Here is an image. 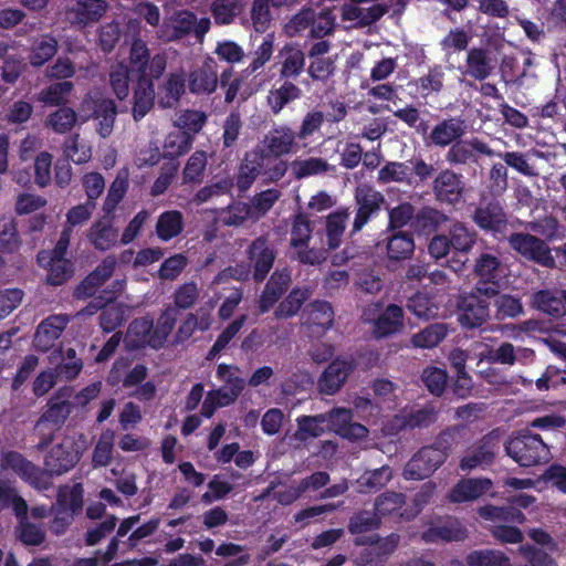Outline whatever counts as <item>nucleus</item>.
<instances>
[{
  "instance_id": "f257e3e1",
  "label": "nucleus",
  "mask_w": 566,
  "mask_h": 566,
  "mask_svg": "<svg viewBox=\"0 0 566 566\" xmlns=\"http://www.w3.org/2000/svg\"><path fill=\"white\" fill-rule=\"evenodd\" d=\"M129 62L133 64V70L137 72V81L133 87L132 115L134 120L139 122L154 107L156 97L154 81L165 74L168 55L166 52L150 55L147 43L135 39L129 49Z\"/></svg>"
},
{
  "instance_id": "f03ea898",
  "label": "nucleus",
  "mask_w": 566,
  "mask_h": 566,
  "mask_svg": "<svg viewBox=\"0 0 566 566\" xmlns=\"http://www.w3.org/2000/svg\"><path fill=\"white\" fill-rule=\"evenodd\" d=\"M500 293L496 282H476L470 293L458 300V321L464 328H479L490 316V300Z\"/></svg>"
},
{
  "instance_id": "7ed1b4c3",
  "label": "nucleus",
  "mask_w": 566,
  "mask_h": 566,
  "mask_svg": "<svg viewBox=\"0 0 566 566\" xmlns=\"http://www.w3.org/2000/svg\"><path fill=\"white\" fill-rule=\"evenodd\" d=\"M296 132L286 124L273 126L259 143L264 153L271 158L273 165L269 167L274 179H282L289 169L283 156L297 150Z\"/></svg>"
},
{
  "instance_id": "20e7f679",
  "label": "nucleus",
  "mask_w": 566,
  "mask_h": 566,
  "mask_svg": "<svg viewBox=\"0 0 566 566\" xmlns=\"http://www.w3.org/2000/svg\"><path fill=\"white\" fill-rule=\"evenodd\" d=\"M505 451L521 467H534L548 462L551 451L542 437L528 429L518 432L505 444Z\"/></svg>"
},
{
  "instance_id": "39448f33",
  "label": "nucleus",
  "mask_w": 566,
  "mask_h": 566,
  "mask_svg": "<svg viewBox=\"0 0 566 566\" xmlns=\"http://www.w3.org/2000/svg\"><path fill=\"white\" fill-rule=\"evenodd\" d=\"M273 165L271 158L264 153L258 144L254 148L244 154L240 163L237 175V187L239 191L249 190L259 176H263L266 182H277L281 179H274L269 171Z\"/></svg>"
},
{
  "instance_id": "423d86ee",
  "label": "nucleus",
  "mask_w": 566,
  "mask_h": 566,
  "mask_svg": "<svg viewBox=\"0 0 566 566\" xmlns=\"http://www.w3.org/2000/svg\"><path fill=\"white\" fill-rule=\"evenodd\" d=\"M72 408L71 402L48 400L45 410L34 426V431L40 438L35 446L39 451L45 450L52 443L55 432L65 423Z\"/></svg>"
},
{
  "instance_id": "0eeeda50",
  "label": "nucleus",
  "mask_w": 566,
  "mask_h": 566,
  "mask_svg": "<svg viewBox=\"0 0 566 566\" xmlns=\"http://www.w3.org/2000/svg\"><path fill=\"white\" fill-rule=\"evenodd\" d=\"M355 217L350 229L354 237L374 218L378 217L381 207L386 203L385 196L368 185L358 186L354 193Z\"/></svg>"
},
{
  "instance_id": "6e6552de",
  "label": "nucleus",
  "mask_w": 566,
  "mask_h": 566,
  "mask_svg": "<svg viewBox=\"0 0 566 566\" xmlns=\"http://www.w3.org/2000/svg\"><path fill=\"white\" fill-rule=\"evenodd\" d=\"M82 452L72 439H64L55 444L44 457V468L46 473V489L51 484L54 475H62L72 470L80 461Z\"/></svg>"
},
{
  "instance_id": "1a4fd4ad",
  "label": "nucleus",
  "mask_w": 566,
  "mask_h": 566,
  "mask_svg": "<svg viewBox=\"0 0 566 566\" xmlns=\"http://www.w3.org/2000/svg\"><path fill=\"white\" fill-rule=\"evenodd\" d=\"M1 471H11L22 481L38 490H46V473L42 468L28 460L22 453L8 450L0 455Z\"/></svg>"
},
{
  "instance_id": "9d476101",
  "label": "nucleus",
  "mask_w": 566,
  "mask_h": 566,
  "mask_svg": "<svg viewBox=\"0 0 566 566\" xmlns=\"http://www.w3.org/2000/svg\"><path fill=\"white\" fill-rule=\"evenodd\" d=\"M510 247L527 261L552 268L555 260L546 242L533 234L514 232L509 239Z\"/></svg>"
},
{
  "instance_id": "9b49d317",
  "label": "nucleus",
  "mask_w": 566,
  "mask_h": 566,
  "mask_svg": "<svg viewBox=\"0 0 566 566\" xmlns=\"http://www.w3.org/2000/svg\"><path fill=\"white\" fill-rule=\"evenodd\" d=\"M481 155L492 157L495 155V151L489 144L478 137L471 139L460 138L449 147L444 159L452 167L473 166L479 164Z\"/></svg>"
},
{
  "instance_id": "f8f14e48",
  "label": "nucleus",
  "mask_w": 566,
  "mask_h": 566,
  "mask_svg": "<svg viewBox=\"0 0 566 566\" xmlns=\"http://www.w3.org/2000/svg\"><path fill=\"white\" fill-rule=\"evenodd\" d=\"M446 455L433 443L420 448L407 462L403 476L407 480H423L436 472L444 462Z\"/></svg>"
},
{
  "instance_id": "ddd939ff",
  "label": "nucleus",
  "mask_w": 566,
  "mask_h": 566,
  "mask_svg": "<svg viewBox=\"0 0 566 566\" xmlns=\"http://www.w3.org/2000/svg\"><path fill=\"white\" fill-rule=\"evenodd\" d=\"M277 251L266 235L255 238L247 249V258L253 269V280L263 282L272 270Z\"/></svg>"
},
{
  "instance_id": "4468645a",
  "label": "nucleus",
  "mask_w": 566,
  "mask_h": 566,
  "mask_svg": "<svg viewBox=\"0 0 566 566\" xmlns=\"http://www.w3.org/2000/svg\"><path fill=\"white\" fill-rule=\"evenodd\" d=\"M432 192L440 203L453 207L459 205L465 192L463 176L450 168L442 169L432 181Z\"/></svg>"
},
{
  "instance_id": "2eb2a0df",
  "label": "nucleus",
  "mask_w": 566,
  "mask_h": 566,
  "mask_svg": "<svg viewBox=\"0 0 566 566\" xmlns=\"http://www.w3.org/2000/svg\"><path fill=\"white\" fill-rule=\"evenodd\" d=\"M499 449V434L496 430L484 434L471 452L460 459L459 468L470 472L478 468L485 469L493 464Z\"/></svg>"
},
{
  "instance_id": "dca6fc26",
  "label": "nucleus",
  "mask_w": 566,
  "mask_h": 566,
  "mask_svg": "<svg viewBox=\"0 0 566 566\" xmlns=\"http://www.w3.org/2000/svg\"><path fill=\"white\" fill-rule=\"evenodd\" d=\"M400 543V535L398 533H390L386 537H380L374 533L368 536H359L355 538L357 546H371L373 548L363 554L366 564L373 566L381 565L390 555L398 548Z\"/></svg>"
},
{
  "instance_id": "f3484780",
  "label": "nucleus",
  "mask_w": 566,
  "mask_h": 566,
  "mask_svg": "<svg viewBox=\"0 0 566 566\" xmlns=\"http://www.w3.org/2000/svg\"><path fill=\"white\" fill-rule=\"evenodd\" d=\"M83 109L91 111L88 117L98 120L97 133L101 137H108L114 128L116 115H117V105L111 98H105L102 96H92L87 94L82 103Z\"/></svg>"
},
{
  "instance_id": "a211bd4d",
  "label": "nucleus",
  "mask_w": 566,
  "mask_h": 566,
  "mask_svg": "<svg viewBox=\"0 0 566 566\" xmlns=\"http://www.w3.org/2000/svg\"><path fill=\"white\" fill-rule=\"evenodd\" d=\"M187 86L196 96H209L218 87L217 63L213 59L207 57L203 63L192 69L186 76Z\"/></svg>"
},
{
  "instance_id": "6ab92c4d",
  "label": "nucleus",
  "mask_w": 566,
  "mask_h": 566,
  "mask_svg": "<svg viewBox=\"0 0 566 566\" xmlns=\"http://www.w3.org/2000/svg\"><path fill=\"white\" fill-rule=\"evenodd\" d=\"M474 223L486 232L494 235L503 233L507 228V217L497 200L481 202L473 212Z\"/></svg>"
},
{
  "instance_id": "aec40b11",
  "label": "nucleus",
  "mask_w": 566,
  "mask_h": 566,
  "mask_svg": "<svg viewBox=\"0 0 566 566\" xmlns=\"http://www.w3.org/2000/svg\"><path fill=\"white\" fill-rule=\"evenodd\" d=\"M187 80L182 69L169 72L157 86V103L160 108H175L186 93Z\"/></svg>"
},
{
  "instance_id": "412c9836",
  "label": "nucleus",
  "mask_w": 566,
  "mask_h": 566,
  "mask_svg": "<svg viewBox=\"0 0 566 566\" xmlns=\"http://www.w3.org/2000/svg\"><path fill=\"white\" fill-rule=\"evenodd\" d=\"M115 266V258L106 256L76 285L73 296L76 300H85L94 296L97 290L113 275Z\"/></svg>"
},
{
  "instance_id": "4be33fe9",
  "label": "nucleus",
  "mask_w": 566,
  "mask_h": 566,
  "mask_svg": "<svg viewBox=\"0 0 566 566\" xmlns=\"http://www.w3.org/2000/svg\"><path fill=\"white\" fill-rule=\"evenodd\" d=\"M303 97L302 88L294 80L279 77L266 96L272 114L279 115L287 105Z\"/></svg>"
},
{
  "instance_id": "5701e85b",
  "label": "nucleus",
  "mask_w": 566,
  "mask_h": 566,
  "mask_svg": "<svg viewBox=\"0 0 566 566\" xmlns=\"http://www.w3.org/2000/svg\"><path fill=\"white\" fill-rule=\"evenodd\" d=\"M353 370L354 365L352 361L335 358L318 378V390L324 395H335L343 387Z\"/></svg>"
},
{
  "instance_id": "b1692460",
  "label": "nucleus",
  "mask_w": 566,
  "mask_h": 566,
  "mask_svg": "<svg viewBox=\"0 0 566 566\" xmlns=\"http://www.w3.org/2000/svg\"><path fill=\"white\" fill-rule=\"evenodd\" d=\"M154 318L150 315L134 318L127 328L126 343L132 350H138L146 347L157 349L154 339Z\"/></svg>"
},
{
  "instance_id": "393cba45",
  "label": "nucleus",
  "mask_w": 566,
  "mask_h": 566,
  "mask_svg": "<svg viewBox=\"0 0 566 566\" xmlns=\"http://www.w3.org/2000/svg\"><path fill=\"white\" fill-rule=\"evenodd\" d=\"M292 282L291 271L287 268L276 269L260 296V311L266 313L284 295Z\"/></svg>"
},
{
  "instance_id": "a878e982",
  "label": "nucleus",
  "mask_w": 566,
  "mask_h": 566,
  "mask_svg": "<svg viewBox=\"0 0 566 566\" xmlns=\"http://www.w3.org/2000/svg\"><path fill=\"white\" fill-rule=\"evenodd\" d=\"M465 134L463 120L455 117L444 118L433 126L428 143L434 147H451Z\"/></svg>"
},
{
  "instance_id": "bb28decb",
  "label": "nucleus",
  "mask_w": 566,
  "mask_h": 566,
  "mask_svg": "<svg viewBox=\"0 0 566 566\" xmlns=\"http://www.w3.org/2000/svg\"><path fill=\"white\" fill-rule=\"evenodd\" d=\"M471 439V429L468 423H455L442 429L432 443L444 453L447 460L453 449L469 443Z\"/></svg>"
},
{
  "instance_id": "cd10ccee",
  "label": "nucleus",
  "mask_w": 566,
  "mask_h": 566,
  "mask_svg": "<svg viewBox=\"0 0 566 566\" xmlns=\"http://www.w3.org/2000/svg\"><path fill=\"white\" fill-rule=\"evenodd\" d=\"M492 486V481L488 478H468L461 479L450 490L448 499L452 503H464L474 501L485 494Z\"/></svg>"
},
{
  "instance_id": "c85d7f7f",
  "label": "nucleus",
  "mask_w": 566,
  "mask_h": 566,
  "mask_svg": "<svg viewBox=\"0 0 566 566\" xmlns=\"http://www.w3.org/2000/svg\"><path fill=\"white\" fill-rule=\"evenodd\" d=\"M305 325L316 334H323L334 324V310L329 302L316 300L305 311Z\"/></svg>"
},
{
  "instance_id": "c756f323",
  "label": "nucleus",
  "mask_w": 566,
  "mask_h": 566,
  "mask_svg": "<svg viewBox=\"0 0 566 566\" xmlns=\"http://www.w3.org/2000/svg\"><path fill=\"white\" fill-rule=\"evenodd\" d=\"M65 325L66 321L59 315H51L43 319L34 335L35 347L41 352L50 350L62 335Z\"/></svg>"
},
{
  "instance_id": "7c9ffc66",
  "label": "nucleus",
  "mask_w": 566,
  "mask_h": 566,
  "mask_svg": "<svg viewBox=\"0 0 566 566\" xmlns=\"http://www.w3.org/2000/svg\"><path fill=\"white\" fill-rule=\"evenodd\" d=\"M449 221V217L431 207L424 206L415 213L412 230L419 235H431L436 233L440 227Z\"/></svg>"
},
{
  "instance_id": "2f4dec72",
  "label": "nucleus",
  "mask_w": 566,
  "mask_h": 566,
  "mask_svg": "<svg viewBox=\"0 0 566 566\" xmlns=\"http://www.w3.org/2000/svg\"><path fill=\"white\" fill-rule=\"evenodd\" d=\"M281 56L279 77L296 81L305 67V53L294 44H285L281 51Z\"/></svg>"
},
{
  "instance_id": "473e14b6",
  "label": "nucleus",
  "mask_w": 566,
  "mask_h": 566,
  "mask_svg": "<svg viewBox=\"0 0 566 566\" xmlns=\"http://www.w3.org/2000/svg\"><path fill=\"white\" fill-rule=\"evenodd\" d=\"M403 327V310L397 304H389L374 322V335L384 338L396 334Z\"/></svg>"
},
{
  "instance_id": "72a5a7b5",
  "label": "nucleus",
  "mask_w": 566,
  "mask_h": 566,
  "mask_svg": "<svg viewBox=\"0 0 566 566\" xmlns=\"http://www.w3.org/2000/svg\"><path fill=\"white\" fill-rule=\"evenodd\" d=\"M57 49V40L51 33L34 36L29 50V63L33 67H41L56 54Z\"/></svg>"
},
{
  "instance_id": "f704fd0d",
  "label": "nucleus",
  "mask_w": 566,
  "mask_h": 566,
  "mask_svg": "<svg viewBox=\"0 0 566 566\" xmlns=\"http://www.w3.org/2000/svg\"><path fill=\"white\" fill-rule=\"evenodd\" d=\"M386 255L389 262L408 260L415 252V240L410 232L396 231L386 239Z\"/></svg>"
},
{
  "instance_id": "c9c22d12",
  "label": "nucleus",
  "mask_w": 566,
  "mask_h": 566,
  "mask_svg": "<svg viewBox=\"0 0 566 566\" xmlns=\"http://www.w3.org/2000/svg\"><path fill=\"white\" fill-rule=\"evenodd\" d=\"M493 71L492 60L486 49L471 48L465 59L464 75L475 81L486 80Z\"/></svg>"
},
{
  "instance_id": "e433bc0d",
  "label": "nucleus",
  "mask_w": 566,
  "mask_h": 566,
  "mask_svg": "<svg viewBox=\"0 0 566 566\" xmlns=\"http://www.w3.org/2000/svg\"><path fill=\"white\" fill-rule=\"evenodd\" d=\"M565 304L562 291L539 290L532 295V305L554 318L565 314Z\"/></svg>"
},
{
  "instance_id": "4c0bfd02",
  "label": "nucleus",
  "mask_w": 566,
  "mask_h": 566,
  "mask_svg": "<svg viewBox=\"0 0 566 566\" xmlns=\"http://www.w3.org/2000/svg\"><path fill=\"white\" fill-rule=\"evenodd\" d=\"M107 2L105 0H76L72 8L74 22L86 27L97 22L106 12Z\"/></svg>"
},
{
  "instance_id": "58836bf2",
  "label": "nucleus",
  "mask_w": 566,
  "mask_h": 566,
  "mask_svg": "<svg viewBox=\"0 0 566 566\" xmlns=\"http://www.w3.org/2000/svg\"><path fill=\"white\" fill-rule=\"evenodd\" d=\"M348 218V208H339L326 217L325 232L329 250H336L340 247Z\"/></svg>"
},
{
  "instance_id": "ea45409f",
  "label": "nucleus",
  "mask_w": 566,
  "mask_h": 566,
  "mask_svg": "<svg viewBox=\"0 0 566 566\" xmlns=\"http://www.w3.org/2000/svg\"><path fill=\"white\" fill-rule=\"evenodd\" d=\"M133 64L128 61V64L118 63L109 73V84L120 101L125 99L129 94V82L137 81V72L133 70Z\"/></svg>"
},
{
  "instance_id": "a19ab883",
  "label": "nucleus",
  "mask_w": 566,
  "mask_h": 566,
  "mask_svg": "<svg viewBox=\"0 0 566 566\" xmlns=\"http://www.w3.org/2000/svg\"><path fill=\"white\" fill-rule=\"evenodd\" d=\"M185 228L184 216L179 210H168L159 214L156 222L157 237L167 242L178 237Z\"/></svg>"
},
{
  "instance_id": "79ce46f5",
  "label": "nucleus",
  "mask_w": 566,
  "mask_h": 566,
  "mask_svg": "<svg viewBox=\"0 0 566 566\" xmlns=\"http://www.w3.org/2000/svg\"><path fill=\"white\" fill-rule=\"evenodd\" d=\"M87 238L96 250L107 251L116 244L118 232L111 221L97 220L90 228Z\"/></svg>"
},
{
  "instance_id": "37998d69",
  "label": "nucleus",
  "mask_w": 566,
  "mask_h": 566,
  "mask_svg": "<svg viewBox=\"0 0 566 566\" xmlns=\"http://www.w3.org/2000/svg\"><path fill=\"white\" fill-rule=\"evenodd\" d=\"M21 244L15 218L11 214L2 216L0 218V252L13 254L20 250Z\"/></svg>"
},
{
  "instance_id": "c03bdc74",
  "label": "nucleus",
  "mask_w": 566,
  "mask_h": 566,
  "mask_svg": "<svg viewBox=\"0 0 566 566\" xmlns=\"http://www.w3.org/2000/svg\"><path fill=\"white\" fill-rule=\"evenodd\" d=\"M128 176L127 169H120L112 181L103 203V211L106 214L113 213L127 193L129 187Z\"/></svg>"
},
{
  "instance_id": "a18cd8bd",
  "label": "nucleus",
  "mask_w": 566,
  "mask_h": 566,
  "mask_svg": "<svg viewBox=\"0 0 566 566\" xmlns=\"http://www.w3.org/2000/svg\"><path fill=\"white\" fill-rule=\"evenodd\" d=\"M448 326L444 323H432L413 334L411 343L417 348H433L448 335Z\"/></svg>"
},
{
  "instance_id": "49530a36",
  "label": "nucleus",
  "mask_w": 566,
  "mask_h": 566,
  "mask_svg": "<svg viewBox=\"0 0 566 566\" xmlns=\"http://www.w3.org/2000/svg\"><path fill=\"white\" fill-rule=\"evenodd\" d=\"M74 88V84L70 81H61L50 84L42 88L36 99L48 106H65L67 96Z\"/></svg>"
},
{
  "instance_id": "de8ad7c7",
  "label": "nucleus",
  "mask_w": 566,
  "mask_h": 566,
  "mask_svg": "<svg viewBox=\"0 0 566 566\" xmlns=\"http://www.w3.org/2000/svg\"><path fill=\"white\" fill-rule=\"evenodd\" d=\"M381 526L380 516L373 510H359L354 512L348 520L347 530L352 535H360L374 532Z\"/></svg>"
},
{
  "instance_id": "09e8293b",
  "label": "nucleus",
  "mask_w": 566,
  "mask_h": 566,
  "mask_svg": "<svg viewBox=\"0 0 566 566\" xmlns=\"http://www.w3.org/2000/svg\"><path fill=\"white\" fill-rule=\"evenodd\" d=\"M193 137L185 132H171L164 142L163 157L175 160L187 154L192 147Z\"/></svg>"
},
{
  "instance_id": "8fccbe9b",
  "label": "nucleus",
  "mask_w": 566,
  "mask_h": 566,
  "mask_svg": "<svg viewBox=\"0 0 566 566\" xmlns=\"http://www.w3.org/2000/svg\"><path fill=\"white\" fill-rule=\"evenodd\" d=\"M325 415L301 416L297 418L296 439L306 441L308 438H318L327 432Z\"/></svg>"
},
{
  "instance_id": "3c124183",
  "label": "nucleus",
  "mask_w": 566,
  "mask_h": 566,
  "mask_svg": "<svg viewBox=\"0 0 566 566\" xmlns=\"http://www.w3.org/2000/svg\"><path fill=\"white\" fill-rule=\"evenodd\" d=\"M313 233V224L304 212L294 216L291 228V248H307Z\"/></svg>"
},
{
  "instance_id": "603ef678",
  "label": "nucleus",
  "mask_w": 566,
  "mask_h": 566,
  "mask_svg": "<svg viewBox=\"0 0 566 566\" xmlns=\"http://www.w3.org/2000/svg\"><path fill=\"white\" fill-rule=\"evenodd\" d=\"M76 119V112L72 107L61 106L48 115L45 126L56 134H66L75 126Z\"/></svg>"
},
{
  "instance_id": "864d4df0",
  "label": "nucleus",
  "mask_w": 566,
  "mask_h": 566,
  "mask_svg": "<svg viewBox=\"0 0 566 566\" xmlns=\"http://www.w3.org/2000/svg\"><path fill=\"white\" fill-rule=\"evenodd\" d=\"M480 360L513 366L516 363L515 348L509 342L501 343L499 347L485 345L483 350L480 352Z\"/></svg>"
},
{
  "instance_id": "5fc2aeb1",
  "label": "nucleus",
  "mask_w": 566,
  "mask_h": 566,
  "mask_svg": "<svg viewBox=\"0 0 566 566\" xmlns=\"http://www.w3.org/2000/svg\"><path fill=\"white\" fill-rule=\"evenodd\" d=\"M243 122L237 111H232L224 118L222 124V148L232 151L237 146L242 133Z\"/></svg>"
},
{
  "instance_id": "6e6d98bb",
  "label": "nucleus",
  "mask_w": 566,
  "mask_h": 566,
  "mask_svg": "<svg viewBox=\"0 0 566 566\" xmlns=\"http://www.w3.org/2000/svg\"><path fill=\"white\" fill-rule=\"evenodd\" d=\"M422 538L428 543L437 542L438 539L446 542L461 541L464 538V530L457 522L448 521L444 524L429 527L423 532Z\"/></svg>"
},
{
  "instance_id": "4d7b16f0",
  "label": "nucleus",
  "mask_w": 566,
  "mask_h": 566,
  "mask_svg": "<svg viewBox=\"0 0 566 566\" xmlns=\"http://www.w3.org/2000/svg\"><path fill=\"white\" fill-rule=\"evenodd\" d=\"M177 322V311L168 306L166 310L161 312L159 317L154 323V339L153 342L157 344V349H160L165 346L168 336L175 328Z\"/></svg>"
},
{
  "instance_id": "13d9d810",
  "label": "nucleus",
  "mask_w": 566,
  "mask_h": 566,
  "mask_svg": "<svg viewBox=\"0 0 566 566\" xmlns=\"http://www.w3.org/2000/svg\"><path fill=\"white\" fill-rule=\"evenodd\" d=\"M468 566H512L510 558L500 551L479 549L467 555Z\"/></svg>"
},
{
  "instance_id": "bf43d9fd",
  "label": "nucleus",
  "mask_w": 566,
  "mask_h": 566,
  "mask_svg": "<svg viewBox=\"0 0 566 566\" xmlns=\"http://www.w3.org/2000/svg\"><path fill=\"white\" fill-rule=\"evenodd\" d=\"M416 209L415 206L408 201L400 202L398 206L388 209V227L389 231H401L400 229L410 226L415 219Z\"/></svg>"
},
{
  "instance_id": "052dcab7",
  "label": "nucleus",
  "mask_w": 566,
  "mask_h": 566,
  "mask_svg": "<svg viewBox=\"0 0 566 566\" xmlns=\"http://www.w3.org/2000/svg\"><path fill=\"white\" fill-rule=\"evenodd\" d=\"M444 69L440 64H434L428 73L417 80V86L422 96L427 97L431 93L439 94L443 90Z\"/></svg>"
},
{
  "instance_id": "680f3d73",
  "label": "nucleus",
  "mask_w": 566,
  "mask_h": 566,
  "mask_svg": "<svg viewBox=\"0 0 566 566\" xmlns=\"http://www.w3.org/2000/svg\"><path fill=\"white\" fill-rule=\"evenodd\" d=\"M207 167V154L203 150H196L187 160L182 170L184 184H200Z\"/></svg>"
},
{
  "instance_id": "e2e57ef3",
  "label": "nucleus",
  "mask_w": 566,
  "mask_h": 566,
  "mask_svg": "<svg viewBox=\"0 0 566 566\" xmlns=\"http://www.w3.org/2000/svg\"><path fill=\"white\" fill-rule=\"evenodd\" d=\"M406 504V495L400 492L387 491L379 494L374 504V511L384 517L394 514Z\"/></svg>"
},
{
  "instance_id": "0e129e2a",
  "label": "nucleus",
  "mask_w": 566,
  "mask_h": 566,
  "mask_svg": "<svg viewBox=\"0 0 566 566\" xmlns=\"http://www.w3.org/2000/svg\"><path fill=\"white\" fill-rule=\"evenodd\" d=\"M306 291L301 289H293L287 296L279 304L274 311L276 318H290L298 313L302 305L307 298Z\"/></svg>"
},
{
  "instance_id": "69168bd1",
  "label": "nucleus",
  "mask_w": 566,
  "mask_h": 566,
  "mask_svg": "<svg viewBox=\"0 0 566 566\" xmlns=\"http://www.w3.org/2000/svg\"><path fill=\"white\" fill-rule=\"evenodd\" d=\"M438 415L439 411L434 406L427 405L405 416L403 426L409 429L429 428L438 420Z\"/></svg>"
},
{
  "instance_id": "338daca9",
  "label": "nucleus",
  "mask_w": 566,
  "mask_h": 566,
  "mask_svg": "<svg viewBox=\"0 0 566 566\" xmlns=\"http://www.w3.org/2000/svg\"><path fill=\"white\" fill-rule=\"evenodd\" d=\"M451 247L459 252H469L476 240V233L461 222L454 223L449 232Z\"/></svg>"
},
{
  "instance_id": "774afa93",
  "label": "nucleus",
  "mask_w": 566,
  "mask_h": 566,
  "mask_svg": "<svg viewBox=\"0 0 566 566\" xmlns=\"http://www.w3.org/2000/svg\"><path fill=\"white\" fill-rule=\"evenodd\" d=\"M535 385L541 391L566 385V363H563V366L548 365L543 375L535 381Z\"/></svg>"
}]
</instances>
